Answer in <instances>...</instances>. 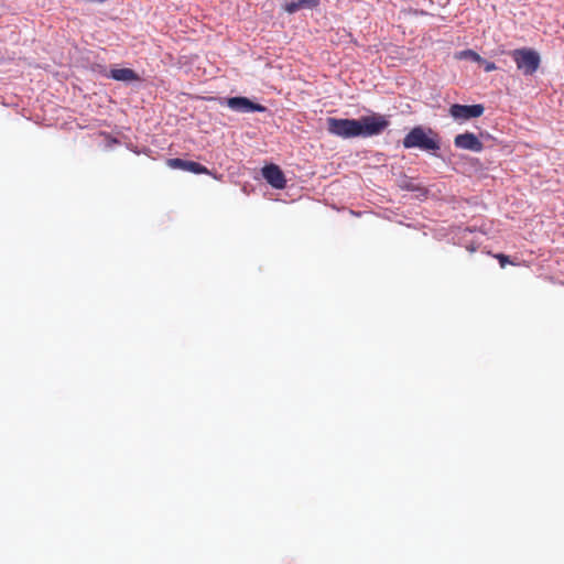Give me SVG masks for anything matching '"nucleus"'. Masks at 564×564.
<instances>
[{
	"label": "nucleus",
	"instance_id": "nucleus-1",
	"mask_svg": "<svg viewBox=\"0 0 564 564\" xmlns=\"http://www.w3.org/2000/svg\"><path fill=\"white\" fill-rule=\"evenodd\" d=\"M390 124L389 119L380 113L362 116L358 119L328 117L326 129L329 134L341 138H370L381 134Z\"/></svg>",
	"mask_w": 564,
	"mask_h": 564
},
{
	"label": "nucleus",
	"instance_id": "nucleus-2",
	"mask_svg": "<svg viewBox=\"0 0 564 564\" xmlns=\"http://www.w3.org/2000/svg\"><path fill=\"white\" fill-rule=\"evenodd\" d=\"M402 145L404 149H417L434 156H440L437 152L441 150V140L437 132L432 128L413 127L403 138Z\"/></svg>",
	"mask_w": 564,
	"mask_h": 564
},
{
	"label": "nucleus",
	"instance_id": "nucleus-3",
	"mask_svg": "<svg viewBox=\"0 0 564 564\" xmlns=\"http://www.w3.org/2000/svg\"><path fill=\"white\" fill-rule=\"evenodd\" d=\"M508 54L514 62L518 72L527 78L534 76L540 68L541 55L532 47L514 48Z\"/></svg>",
	"mask_w": 564,
	"mask_h": 564
},
{
	"label": "nucleus",
	"instance_id": "nucleus-4",
	"mask_svg": "<svg viewBox=\"0 0 564 564\" xmlns=\"http://www.w3.org/2000/svg\"><path fill=\"white\" fill-rule=\"evenodd\" d=\"M219 105L239 113L265 112L268 108L245 96L220 97Z\"/></svg>",
	"mask_w": 564,
	"mask_h": 564
},
{
	"label": "nucleus",
	"instance_id": "nucleus-5",
	"mask_svg": "<svg viewBox=\"0 0 564 564\" xmlns=\"http://www.w3.org/2000/svg\"><path fill=\"white\" fill-rule=\"evenodd\" d=\"M485 111V107L481 104H475V105H460V104H453L449 109L448 113L455 121H467L474 118H478L482 116Z\"/></svg>",
	"mask_w": 564,
	"mask_h": 564
},
{
	"label": "nucleus",
	"instance_id": "nucleus-6",
	"mask_svg": "<svg viewBox=\"0 0 564 564\" xmlns=\"http://www.w3.org/2000/svg\"><path fill=\"white\" fill-rule=\"evenodd\" d=\"M261 173L267 183L270 184L273 188H285L286 178L282 169L279 165L274 163L267 164L262 167Z\"/></svg>",
	"mask_w": 564,
	"mask_h": 564
},
{
	"label": "nucleus",
	"instance_id": "nucleus-7",
	"mask_svg": "<svg viewBox=\"0 0 564 564\" xmlns=\"http://www.w3.org/2000/svg\"><path fill=\"white\" fill-rule=\"evenodd\" d=\"M454 145L457 149L468 150L475 153H479L484 150V144L479 138L469 131L457 134L454 138Z\"/></svg>",
	"mask_w": 564,
	"mask_h": 564
},
{
	"label": "nucleus",
	"instance_id": "nucleus-8",
	"mask_svg": "<svg viewBox=\"0 0 564 564\" xmlns=\"http://www.w3.org/2000/svg\"><path fill=\"white\" fill-rule=\"evenodd\" d=\"M166 165L174 170H183L193 174H209V170L195 161H188L181 158H173L166 160Z\"/></svg>",
	"mask_w": 564,
	"mask_h": 564
},
{
	"label": "nucleus",
	"instance_id": "nucleus-9",
	"mask_svg": "<svg viewBox=\"0 0 564 564\" xmlns=\"http://www.w3.org/2000/svg\"><path fill=\"white\" fill-rule=\"evenodd\" d=\"M105 76L126 84L139 82L141 79L138 73L131 68H111L109 73L105 74Z\"/></svg>",
	"mask_w": 564,
	"mask_h": 564
},
{
	"label": "nucleus",
	"instance_id": "nucleus-10",
	"mask_svg": "<svg viewBox=\"0 0 564 564\" xmlns=\"http://www.w3.org/2000/svg\"><path fill=\"white\" fill-rule=\"evenodd\" d=\"M319 4V0H296L285 4V11L290 14L301 9H314Z\"/></svg>",
	"mask_w": 564,
	"mask_h": 564
},
{
	"label": "nucleus",
	"instance_id": "nucleus-11",
	"mask_svg": "<svg viewBox=\"0 0 564 564\" xmlns=\"http://www.w3.org/2000/svg\"><path fill=\"white\" fill-rule=\"evenodd\" d=\"M456 57L458 59H469L475 63L485 62V58H482L477 52H475L470 48L458 52L456 54Z\"/></svg>",
	"mask_w": 564,
	"mask_h": 564
},
{
	"label": "nucleus",
	"instance_id": "nucleus-12",
	"mask_svg": "<svg viewBox=\"0 0 564 564\" xmlns=\"http://www.w3.org/2000/svg\"><path fill=\"white\" fill-rule=\"evenodd\" d=\"M495 258L499 261L501 268H505L508 263H512L510 258L503 253H497L495 254Z\"/></svg>",
	"mask_w": 564,
	"mask_h": 564
},
{
	"label": "nucleus",
	"instance_id": "nucleus-13",
	"mask_svg": "<svg viewBox=\"0 0 564 564\" xmlns=\"http://www.w3.org/2000/svg\"><path fill=\"white\" fill-rule=\"evenodd\" d=\"M478 64L484 66V70L486 73H490V72H494L497 69L496 64L494 62H489L487 59H485V62H478Z\"/></svg>",
	"mask_w": 564,
	"mask_h": 564
},
{
	"label": "nucleus",
	"instance_id": "nucleus-14",
	"mask_svg": "<svg viewBox=\"0 0 564 564\" xmlns=\"http://www.w3.org/2000/svg\"><path fill=\"white\" fill-rule=\"evenodd\" d=\"M409 191H421L423 195L426 194V189L425 188H422V187H419V186H414V185H409L406 187Z\"/></svg>",
	"mask_w": 564,
	"mask_h": 564
},
{
	"label": "nucleus",
	"instance_id": "nucleus-15",
	"mask_svg": "<svg viewBox=\"0 0 564 564\" xmlns=\"http://www.w3.org/2000/svg\"><path fill=\"white\" fill-rule=\"evenodd\" d=\"M468 250L473 252V251H475V247H473V246L468 247Z\"/></svg>",
	"mask_w": 564,
	"mask_h": 564
}]
</instances>
